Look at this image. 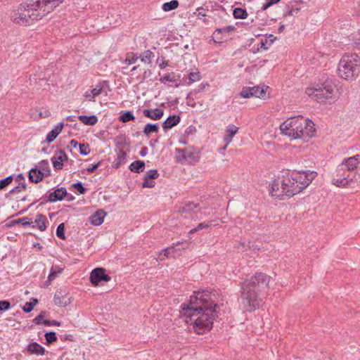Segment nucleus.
Returning a JSON list of instances; mask_svg holds the SVG:
<instances>
[{"mask_svg": "<svg viewBox=\"0 0 360 360\" xmlns=\"http://www.w3.org/2000/svg\"><path fill=\"white\" fill-rule=\"evenodd\" d=\"M269 89L267 86H255L252 87H243L240 93L243 98L256 97L264 99L266 98V90Z\"/></svg>", "mask_w": 360, "mask_h": 360, "instance_id": "11", "label": "nucleus"}, {"mask_svg": "<svg viewBox=\"0 0 360 360\" xmlns=\"http://www.w3.org/2000/svg\"><path fill=\"white\" fill-rule=\"evenodd\" d=\"M64 0H27L12 11L11 20L21 26H29L51 13Z\"/></svg>", "mask_w": 360, "mask_h": 360, "instance_id": "2", "label": "nucleus"}, {"mask_svg": "<svg viewBox=\"0 0 360 360\" xmlns=\"http://www.w3.org/2000/svg\"><path fill=\"white\" fill-rule=\"evenodd\" d=\"M40 169L42 172H44L46 176L50 175V168L49 161L47 160H43L39 162Z\"/></svg>", "mask_w": 360, "mask_h": 360, "instance_id": "40", "label": "nucleus"}, {"mask_svg": "<svg viewBox=\"0 0 360 360\" xmlns=\"http://www.w3.org/2000/svg\"><path fill=\"white\" fill-rule=\"evenodd\" d=\"M13 175H10L6 178L2 179L0 180V190H4L6 187H7L13 181Z\"/></svg>", "mask_w": 360, "mask_h": 360, "instance_id": "41", "label": "nucleus"}, {"mask_svg": "<svg viewBox=\"0 0 360 360\" xmlns=\"http://www.w3.org/2000/svg\"><path fill=\"white\" fill-rule=\"evenodd\" d=\"M238 127L233 124L229 125L226 128V134L224 136V141L226 142V145L229 144L231 142L233 136L238 132Z\"/></svg>", "mask_w": 360, "mask_h": 360, "instance_id": "27", "label": "nucleus"}, {"mask_svg": "<svg viewBox=\"0 0 360 360\" xmlns=\"http://www.w3.org/2000/svg\"><path fill=\"white\" fill-rule=\"evenodd\" d=\"M179 3L177 0H172L171 1L164 3L162 6V9L168 12L178 8Z\"/></svg>", "mask_w": 360, "mask_h": 360, "instance_id": "35", "label": "nucleus"}, {"mask_svg": "<svg viewBox=\"0 0 360 360\" xmlns=\"http://www.w3.org/2000/svg\"><path fill=\"white\" fill-rule=\"evenodd\" d=\"M42 323L46 326H60L61 325V323L56 320H52V321L44 320Z\"/></svg>", "mask_w": 360, "mask_h": 360, "instance_id": "58", "label": "nucleus"}, {"mask_svg": "<svg viewBox=\"0 0 360 360\" xmlns=\"http://www.w3.org/2000/svg\"><path fill=\"white\" fill-rule=\"evenodd\" d=\"M159 131V124L158 123L155 124H151L148 123L147 124L143 130V133L148 136L151 133H158Z\"/></svg>", "mask_w": 360, "mask_h": 360, "instance_id": "32", "label": "nucleus"}, {"mask_svg": "<svg viewBox=\"0 0 360 360\" xmlns=\"http://www.w3.org/2000/svg\"><path fill=\"white\" fill-rule=\"evenodd\" d=\"M182 158L190 165H195L199 162L200 155V152L197 149H189L188 148L186 155H182Z\"/></svg>", "mask_w": 360, "mask_h": 360, "instance_id": "18", "label": "nucleus"}, {"mask_svg": "<svg viewBox=\"0 0 360 360\" xmlns=\"http://www.w3.org/2000/svg\"><path fill=\"white\" fill-rule=\"evenodd\" d=\"M304 118L302 116L290 118L281 124L283 133L294 139L304 138Z\"/></svg>", "mask_w": 360, "mask_h": 360, "instance_id": "7", "label": "nucleus"}, {"mask_svg": "<svg viewBox=\"0 0 360 360\" xmlns=\"http://www.w3.org/2000/svg\"><path fill=\"white\" fill-rule=\"evenodd\" d=\"M216 295L208 290L195 291L190 297L188 304H182L184 316L189 319L195 332L202 334L212 329L213 321L218 317L216 310Z\"/></svg>", "mask_w": 360, "mask_h": 360, "instance_id": "1", "label": "nucleus"}, {"mask_svg": "<svg viewBox=\"0 0 360 360\" xmlns=\"http://www.w3.org/2000/svg\"><path fill=\"white\" fill-rule=\"evenodd\" d=\"M143 114L145 117L153 120H159L164 115V110L161 108H155L154 110L144 109L143 110Z\"/></svg>", "mask_w": 360, "mask_h": 360, "instance_id": "19", "label": "nucleus"}, {"mask_svg": "<svg viewBox=\"0 0 360 360\" xmlns=\"http://www.w3.org/2000/svg\"><path fill=\"white\" fill-rule=\"evenodd\" d=\"M155 184V181H150V179H146V177L144 176V181L142 184L143 188H153Z\"/></svg>", "mask_w": 360, "mask_h": 360, "instance_id": "57", "label": "nucleus"}, {"mask_svg": "<svg viewBox=\"0 0 360 360\" xmlns=\"http://www.w3.org/2000/svg\"><path fill=\"white\" fill-rule=\"evenodd\" d=\"M11 308V302L8 300L0 301V311H7Z\"/></svg>", "mask_w": 360, "mask_h": 360, "instance_id": "50", "label": "nucleus"}, {"mask_svg": "<svg viewBox=\"0 0 360 360\" xmlns=\"http://www.w3.org/2000/svg\"><path fill=\"white\" fill-rule=\"evenodd\" d=\"M26 188V184L25 183H21L18 186L14 187L13 189H11L10 191H9V194H13V193H19L20 192L22 189H25Z\"/></svg>", "mask_w": 360, "mask_h": 360, "instance_id": "51", "label": "nucleus"}, {"mask_svg": "<svg viewBox=\"0 0 360 360\" xmlns=\"http://www.w3.org/2000/svg\"><path fill=\"white\" fill-rule=\"evenodd\" d=\"M129 169L134 173H141L145 169V162L142 160H135L131 163Z\"/></svg>", "mask_w": 360, "mask_h": 360, "instance_id": "28", "label": "nucleus"}, {"mask_svg": "<svg viewBox=\"0 0 360 360\" xmlns=\"http://www.w3.org/2000/svg\"><path fill=\"white\" fill-rule=\"evenodd\" d=\"M194 14L200 20H202L203 22H206L207 19L205 18V16L207 15L205 12L204 11V9L202 8H198L196 10V12L194 13Z\"/></svg>", "mask_w": 360, "mask_h": 360, "instance_id": "45", "label": "nucleus"}, {"mask_svg": "<svg viewBox=\"0 0 360 360\" xmlns=\"http://www.w3.org/2000/svg\"><path fill=\"white\" fill-rule=\"evenodd\" d=\"M103 161H98L97 163L93 164L89 167L86 168V171L88 173H93L102 164Z\"/></svg>", "mask_w": 360, "mask_h": 360, "instance_id": "52", "label": "nucleus"}, {"mask_svg": "<svg viewBox=\"0 0 360 360\" xmlns=\"http://www.w3.org/2000/svg\"><path fill=\"white\" fill-rule=\"evenodd\" d=\"M78 120L85 125H95L98 122V117L95 115H79Z\"/></svg>", "mask_w": 360, "mask_h": 360, "instance_id": "26", "label": "nucleus"}, {"mask_svg": "<svg viewBox=\"0 0 360 360\" xmlns=\"http://www.w3.org/2000/svg\"><path fill=\"white\" fill-rule=\"evenodd\" d=\"M154 57V53L150 51L147 50L144 51L139 58H141V61L148 64L150 65L152 63V58Z\"/></svg>", "mask_w": 360, "mask_h": 360, "instance_id": "33", "label": "nucleus"}, {"mask_svg": "<svg viewBox=\"0 0 360 360\" xmlns=\"http://www.w3.org/2000/svg\"><path fill=\"white\" fill-rule=\"evenodd\" d=\"M89 280L92 285L98 286L101 282L110 281L111 278L109 275L106 274L105 269L98 267L91 271Z\"/></svg>", "mask_w": 360, "mask_h": 360, "instance_id": "12", "label": "nucleus"}, {"mask_svg": "<svg viewBox=\"0 0 360 360\" xmlns=\"http://www.w3.org/2000/svg\"><path fill=\"white\" fill-rule=\"evenodd\" d=\"M56 236L60 239H65V224H60L56 229Z\"/></svg>", "mask_w": 360, "mask_h": 360, "instance_id": "42", "label": "nucleus"}, {"mask_svg": "<svg viewBox=\"0 0 360 360\" xmlns=\"http://www.w3.org/2000/svg\"><path fill=\"white\" fill-rule=\"evenodd\" d=\"M356 54L344 55L338 66L339 76L346 80H354L360 73V62Z\"/></svg>", "mask_w": 360, "mask_h": 360, "instance_id": "5", "label": "nucleus"}, {"mask_svg": "<svg viewBox=\"0 0 360 360\" xmlns=\"http://www.w3.org/2000/svg\"><path fill=\"white\" fill-rule=\"evenodd\" d=\"M336 85L332 79H326L322 82L317 83L312 87L306 89V94L317 101L318 102H323L328 98H333Z\"/></svg>", "mask_w": 360, "mask_h": 360, "instance_id": "6", "label": "nucleus"}, {"mask_svg": "<svg viewBox=\"0 0 360 360\" xmlns=\"http://www.w3.org/2000/svg\"><path fill=\"white\" fill-rule=\"evenodd\" d=\"M333 185L340 188H354L355 183H360V176L356 178L347 173V169L339 171V165L335 171V176L332 179Z\"/></svg>", "mask_w": 360, "mask_h": 360, "instance_id": "8", "label": "nucleus"}, {"mask_svg": "<svg viewBox=\"0 0 360 360\" xmlns=\"http://www.w3.org/2000/svg\"><path fill=\"white\" fill-rule=\"evenodd\" d=\"M15 224H21L23 226H30V219L28 217H23L18 219L14 221Z\"/></svg>", "mask_w": 360, "mask_h": 360, "instance_id": "49", "label": "nucleus"}, {"mask_svg": "<svg viewBox=\"0 0 360 360\" xmlns=\"http://www.w3.org/2000/svg\"><path fill=\"white\" fill-rule=\"evenodd\" d=\"M56 171L60 170L63 167V162L68 160V156L63 150H58L51 159Z\"/></svg>", "mask_w": 360, "mask_h": 360, "instance_id": "15", "label": "nucleus"}, {"mask_svg": "<svg viewBox=\"0 0 360 360\" xmlns=\"http://www.w3.org/2000/svg\"><path fill=\"white\" fill-rule=\"evenodd\" d=\"M127 158V153L123 150H119L117 154V158L112 162L113 168H119L120 165L124 163Z\"/></svg>", "mask_w": 360, "mask_h": 360, "instance_id": "29", "label": "nucleus"}, {"mask_svg": "<svg viewBox=\"0 0 360 360\" xmlns=\"http://www.w3.org/2000/svg\"><path fill=\"white\" fill-rule=\"evenodd\" d=\"M44 176H46L44 174V172H42L41 169H38L37 168L31 169L28 174V178L30 181L35 184L41 181Z\"/></svg>", "mask_w": 360, "mask_h": 360, "instance_id": "21", "label": "nucleus"}, {"mask_svg": "<svg viewBox=\"0 0 360 360\" xmlns=\"http://www.w3.org/2000/svg\"><path fill=\"white\" fill-rule=\"evenodd\" d=\"M207 86H208V84H207V83H205V84L202 83V84H200L198 86V89H195V90H194L193 91H191V92L188 94V96H191V95L196 94L197 93H198V92H200V91H203V90L205 89V87H206ZM188 98V97H187V98Z\"/></svg>", "mask_w": 360, "mask_h": 360, "instance_id": "59", "label": "nucleus"}, {"mask_svg": "<svg viewBox=\"0 0 360 360\" xmlns=\"http://www.w3.org/2000/svg\"><path fill=\"white\" fill-rule=\"evenodd\" d=\"M315 131L314 123L309 119H304V137H311Z\"/></svg>", "mask_w": 360, "mask_h": 360, "instance_id": "25", "label": "nucleus"}, {"mask_svg": "<svg viewBox=\"0 0 360 360\" xmlns=\"http://www.w3.org/2000/svg\"><path fill=\"white\" fill-rule=\"evenodd\" d=\"M50 115H51V112L49 110H45L39 113V117H42V118L48 117L49 116H50Z\"/></svg>", "mask_w": 360, "mask_h": 360, "instance_id": "61", "label": "nucleus"}, {"mask_svg": "<svg viewBox=\"0 0 360 360\" xmlns=\"http://www.w3.org/2000/svg\"><path fill=\"white\" fill-rule=\"evenodd\" d=\"M181 121V117L177 115L169 116L162 123L164 130H168L177 125Z\"/></svg>", "mask_w": 360, "mask_h": 360, "instance_id": "22", "label": "nucleus"}, {"mask_svg": "<svg viewBox=\"0 0 360 360\" xmlns=\"http://www.w3.org/2000/svg\"><path fill=\"white\" fill-rule=\"evenodd\" d=\"M233 15L236 19H246L248 16L247 11L242 8H235Z\"/></svg>", "mask_w": 360, "mask_h": 360, "instance_id": "34", "label": "nucleus"}, {"mask_svg": "<svg viewBox=\"0 0 360 360\" xmlns=\"http://www.w3.org/2000/svg\"><path fill=\"white\" fill-rule=\"evenodd\" d=\"M67 195L68 192L65 188H58L53 192L49 193L48 196V201L50 202L60 201L63 200Z\"/></svg>", "mask_w": 360, "mask_h": 360, "instance_id": "17", "label": "nucleus"}, {"mask_svg": "<svg viewBox=\"0 0 360 360\" xmlns=\"http://www.w3.org/2000/svg\"><path fill=\"white\" fill-rule=\"evenodd\" d=\"M45 316H46V311H41L40 314L33 319V323L36 325H39V324L42 323V322H43L42 320L44 319Z\"/></svg>", "mask_w": 360, "mask_h": 360, "instance_id": "48", "label": "nucleus"}, {"mask_svg": "<svg viewBox=\"0 0 360 360\" xmlns=\"http://www.w3.org/2000/svg\"><path fill=\"white\" fill-rule=\"evenodd\" d=\"M292 174L297 183V185L301 190V192L306 188L311 181L315 179L317 175V173L314 171H293Z\"/></svg>", "mask_w": 360, "mask_h": 360, "instance_id": "10", "label": "nucleus"}, {"mask_svg": "<svg viewBox=\"0 0 360 360\" xmlns=\"http://www.w3.org/2000/svg\"><path fill=\"white\" fill-rule=\"evenodd\" d=\"M171 249H162L161 252L159 253L157 260H164L165 258L169 257V250Z\"/></svg>", "mask_w": 360, "mask_h": 360, "instance_id": "46", "label": "nucleus"}, {"mask_svg": "<svg viewBox=\"0 0 360 360\" xmlns=\"http://www.w3.org/2000/svg\"><path fill=\"white\" fill-rule=\"evenodd\" d=\"M234 30V27L233 26H231V25H229V26H226L224 28H217L216 30H215V33H223V32H226V33H229L231 31H233Z\"/></svg>", "mask_w": 360, "mask_h": 360, "instance_id": "54", "label": "nucleus"}, {"mask_svg": "<svg viewBox=\"0 0 360 360\" xmlns=\"http://www.w3.org/2000/svg\"><path fill=\"white\" fill-rule=\"evenodd\" d=\"M119 119L122 122H128L134 120L135 117L131 111H125L120 116Z\"/></svg>", "mask_w": 360, "mask_h": 360, "instance_id": "38", "label": "nucleus"}, {"mask_svg": "<svg viewBox=\"0 0 360 360\" xmlns=\"http://www.w3.org/2000/svg\"><path fill=\"white\" fill-rule=\"evenodd\" d=\"M79 146V143L75 139H72L70 141V146L72 148H77V146Z\"/></svg>", "mask_w": 360, "mask_h": 360, "instance_id": "64", "label": "nucleus"}, {"mask_svg": "<svg viewBox=\"0 0 360 360\" xmlns=\"http://www.w3.org/2000/svg\"><path fill=\"white\" fill-rule=\"evenodd\" d=\"M179 79L176 78V74L174 72H171L167 75H165L160 79V81L162 83L165 84L166 82H176Z\"/></svg>", "mask_w": 360, "mask_h": 360, "instance_id": "37", "label": "nucleus"}, {"mask_svg": "<svg viewBox=\"0 0 360 360\" xmlns=\"http://www.w3.org/2000/svg\"><path fill=\"white\" fill-rule=\"evenodd\" d=\"M145 177L150 179H155L159 176V174L157 169H150L146 172Z\"/></svg>", "mask_w": 360, "mask_h": 360, "instance_id": "44", "label": "nucleus"}, {"mask_svg": "<svg viewBox=\"0 0 360 360\" xmlns=\"http://www.w3.org/2000/svg\"><path fill=\"white\" fill-rule=\"evenodd\" d=\"M74 188H75L79 194H84L86 192V188L83 186L81 181H78L75 183L72 186Z\"/></svg>", "mask_w": 360, "mask_h": 360, "instance_id": "43", "label": "nucleus"}, {"mask_svg": "<svg viewBox=\"0 0 360 360\" xmlns=\"http://www.w3.org/2000/svg\"><path fill=\"white\" fill-rule=\"evenodd\" d=\"M44 337H45L46 341V344L48 345H51L52 343H53L54 342H56L57 340L56 334L53 331L46 333L44 334Z\"/></svg>", "mask_w": 360, "mask_h": 360, "instance_id": "39", "label": "nucleus"}, {"mask_svg": "<svg viewBox=\"0 0 360 360\" xmlns=\"http://www.w3.org/2000/svg\"><path fill=\"white\" fill-rule=\"evenodd\" d=\"M89 144H79V153L82 155H87L90 153Z\"/></svg>", "mask_w": 360, "mask_h": 360, "instance_id": "47", "label": "nucleus"}, {"mask_svg": "<svg viewBox=\"0 0 360 360\" xmlns=\"http://www.w3.org/2000/svg\"><path fill=\"white\" fill-rule=\"evenodd\" d=\"M360 164V155H356L344 159L342 162L339 165V171L347 169V173H349L352 176H354L353 173L358 169V165Z\"/></svg>", "mask_w": 360, "mask_h": 360, "instance_id": "13", "label": "nucleus"}, {"mask_svg": "<svg viewBox=\"0 0 360 360\" xmlns=\"http://www.w3.org/2000/svg\"><path fill=\"white\" fill-rule=\"evenodd\" d=\"M24 352H27V354L32 355L43 356L46 353V349L37 342H32L27 345Z\"/></svg>", "mask_w": 360, "mask_h": 360, "instance_id": "16", "label": "nucleus"}, {"mask_svg": "<svg viewBox=\"0 0 360 360\" xmlns=\"http://www.w3.org/2000/svg\"><path fill=\"white\" fill-rule=\"evenodd\" d=\"M214 221H204V222L200 223L198 224V226L196 227L191 229L188 231V234L191 235L194 233L198 232V231H200V230H202L205 229H208L209 227H210L212 226H215V224H213Z\"/></svg>", "mask_w": 360, "mask_h": 360, "instance_id": "31", "label": "nucleus"}, {"mask_svg": "<svg viewBox=\"0 0 360 360\" xmlns=\"http://www.w3.org/2000/svg\"><path fill=\"white\" fill-rule=\"evenodd\" d=\"M271 277L262 272L245 279L241 286L240 297L244 308L249 311L259 309L269 290Z\"/></svg>", "mask_w": 360, "mask_h": 360, "instance_id": "3", "label": "nucleus"}, {"mask_svg": "<svg viewBox=\"0 0 360 360\" xmlns=\"http://www.w3.org/2000/svg\"><path fill=\"white\" fill-rule=\"evenodd\" d=\"M295 181L297 180L295 179L292 173L290 174H286L281 180H274L271 184L270 190L271 195L279 199H283V196L290 198L300 193L301 190H300Z\"/></svg>", "mask_w": 360, "mask_h": 360, "instance_id": "4", "label": "nucleus"}, {"mask_svg": "<svg viewBox=\"0 0 360 360\" xmlns=\"http://www.w3.org/2000/svg\"><path fill=\"white\" fill-rule=\"evenodd\" d=\"M281 1V0H267L266 3L262 6V11H265L270 6L278 4Z\"/></svg>", "mask_w": 360, "mask_h": 360, "instance_id": "53", "label": "nucleus"}, {"mask_svg": "<svg viewBox=\"0 0 360 360\" xmlns=\"http://www.w3.org/2000/svg\"><path fill=\"white\" fill-rule=\"evenodd\" d=\"M333 185L340 188H354L355 183H360V176L356 178L347 173V169L339 171V165L335 171V176L332 179Z\"/></svg>", "mask_w": 360, "mask_h": 360, "instance_id": "9", "label": "nucleus"}, {"mask_svg": "<svg viewBox=\"0 0 360 360\" xmlns=\"http://www.w3.org/2000/svg\"><path fill=\"white\" fill-rule=\"evenodd\" d=\"M53 302L58 307H65L71 303V297L65 290L59 289L55 292Z\"/></svg>", "mask_w": 360, "mask_h": 360, "instance_id": "14", "label": "nucleus"}, {"mask_svg": "<svg viewBox=\"0 0 360 360\" xmlns=\"http://www.w3.org/2000/svg\"><path fill=\"white\" fill-rule=\"evenodd\" d=\"M102 86H96L95 88L91 89V97L94 98L95 97L99 96L102 92Z\"/></svg>", "mask_w": 360, "mask_h": 360, "instance_id": "56", "label": "nucleus"}, {"mask_svg": "<svg viewBox=\"0 0 360 360\" xmlns=\"http://www.w3.org/2000/svg\"><path fill=\"white\" fill-rule=\"evenodd\" d=\"M199 206V204L194 202H188L184 205L179 207L178 210L179 213H191L194 209L197 208Z\"/></svg>", "mask_w": 360, "mask_h": 360, "instance_id": "30", "label": "nucleus"}, {"mask_svg": "<svg viewBox=\"0 0 360 360\" xmlns=\"http://www.w3.org/2000/svg\"><path fill=\"white\" fill-rule=\"evenodd\" d=\"M106 212L102 210H99L94 213L89 218L90 222L94 226H99L103 222L104 217Z\"/></svg>", "mask_w": 360, "mask_h": 360, "instance_id": "24", "label": "nucleus"}, {"mask_svg": "<svg viewBox=\"0 0 360 360\" xmlns=\"http://www.w3.org/2000/svg\"><path fill=\"white\" fill-rule=\"evenodd\" d=\"M268 43V39H265L264 40L262 39L260 41V49L263 50H267L268 47L266 46Z\"/></svg>", "mask_w": 360, "mask_h": 360, "instance_id": "62", "label": "nucleus"}, {"mask_svg": "<svg viewBox=\"0 0 360 360\" xmlns=\"http://www.w3.org/2000/svg\"><path fill=\"white\" fill-rule=\"evenodd\" d=\"M139 58L136 56H132L131 57L127 56L125 59V63L127 65H131L135 63Z\"/></svg>", "mask_w": 360, "mask_h": 360, "instance_id": "60", "label": "nucleus"}, {"mask_svg": "<svg viewBox=\"0 0 360 360\" xmlns=\"http://www.w3.org/2000/svg\"><path fill=\"white\" fill-rule=\"evenodd\" d=\"M63 126V122H59L54 129L49 132L46 138V141L49 143L53 142L58 136V134L62 131Z\"/></svg>", "mask_w": 360, "mask_h": 360, "instance_id": "23", "label": "nucleus"}, {"mask_svg": "<svg viewBox=\"0 0 360 360\" xmlns=\"http://www.w3.org/2000/svg\"><path fill=\"white\" fill-rule=\"evenodd\" d=\"M188 78L191 81V82H194L200 80V75L199 72H191L188 75Z\"/></svg>", "mask_w": 360, "mask_h": 360, "instance_id": "55", "label": "nucleus"}, {"mask_svg": "<svg viewBox=\"0 0 360 360\" xmlns=\"http://www.w3.org/2000/svg\"><path fill=\"white\" fill-rule=\"evenodd\" d=\"M46 217L42 214H38L36 216L34 221L30 220V226L32 228H38L41 231L46 229Z\"/></svg>", "mask_w": 360, "mask_h": 360, "instance_id": "20", "label": "nucleus"}, {"mask_svg": "<svg viewBox=\"0 0 360 360\" xmlns=\"http://www.w3.org/2000/svg\"><path fill=\"white\" fill-rule=\"evenodd\" d=\"M38 303V300L37 298H32L30 302H27L24 307H22V310L29 313L32 311L34 307V306Z\"/></svg>", "mask_w": 360, "mask_h": 360, "instance_id": "36", "label": "nucleus"}, {"mask_svg": "<svg viewBox=\"0 0 360 360\" xmlns=\"http://www.w3.org/2000/svg\"><path fill=\"white\" fill-rule=\"evenodd\" d=\"M60 339L62 340H70V341H73V336L70 334L69 335H65L63 336H60Z\"/></svg>", "mask_w": 360, "mask_h": 360, "instance_id": "63", "label": "nucleus"}]
</instances>
